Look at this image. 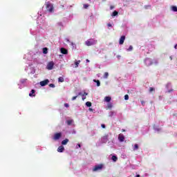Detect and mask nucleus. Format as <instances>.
<instances>
[{
    "instance_id": "1",
    "label": "nucleus",
    "mask_w": 177,
    "mask_h": 177,
    "mask_svg": "<svg viewBox=\"0 0 177 177\" xmlns=\"http://www.w3.org/2000/svg\"><path fill=\"white\" fill-rule=\"evenodd\" d=\"M106 167L104 166V164H97L95 165L93 168H92V171L93 172H102L103 169H104Z\"/></svg>"
},
{
    "instance_id": "2",
    "label": "nucleus",
    "mask_w": 177,
    "mask_h": 177,
    "mask_svg": "<svg viewBox=\"0 0 177 177\" xmlns=\"http://www.w3.org/2000/svg\"><path fill=\"white\" fill-rule=\"evenodd\" d=\"M144 63H145V65L149 66H151V64H153V63H154V64H158V60L154 59L153 61L150 58H147V59H145Z\"/></svg>"
},
{
    "instance_id": "3",
    "label": "nucleus",
    "mask_w": 177,
    "mask_h": 177,
    "mask_svg": "<svg viewBox=\"0 0 177 177\" xmlns=\"http://www.w3.org/2000/svg\"><path fill=\"white\" fill-rule=\"evenodd\" d=\"M45 6L47 12H49L50 13H52L53 12V4L50 3V1H47L45 3Z\"/></svg>"
},
{
    "instance_id": "4",
    "label": "nucleus",
    "mask_w": 177,
    "mask_h": 177,
    "mask_svg": "<svg viewBox=\"0 0 177 177\" xmlns=\"http://www.w3.org/2000/svg\"><path fill=\"white\" fill-rule=\"evenodd\" d=\"M96 44H97V40L95 39H89L85 41L86 46H92V45H96Z\"/></svg>"
},
{
    "instance_id": "5",
    "label": "nucleus",
    "mask_w": 177,
    "mask_h": 177,
    "mask_svg": "<svg viewBox=\"0 0 177 177\" xmlns=\"http://www.w3.org/2000/svg\"><path fill=\"white\" fill-rule=\"evenodd\" d=\"M19 82L22 84V86H20V84H18L19 89H23V88L26 86V82H27V79H21Z\"/></svg>"
},
{
    "instance_id": "6",
    "label": "nucleus",
    "mask_w": 177,
    "mask_h": 177,
    "mask_svg": "<svg viewBox=\"0 0 177 177\" xmlns=\"http://www.w3.org/2000/svg\"><path fill=\"white\" fill-rule=\"evenodd\" d=\"M60 138H62V133H55L53 136V140H59Z\"/></svg>"
},
{
    "instance_id": "7",
    "label": "nucleus",
    "mask_w": 177,
    "mask_h": 177,
    "mask_svg": "<svg viewBox=\"0 0 177 177\" xmlns=\"http://www.w3.org/2000/svg\"><path fill=\"white\" fill-rule=\"evenodd\" d=\"M54 66H55V63L53 62H50L48 63L46 68L47 70H53Z\"/></svg>"
},
{
    "instance_id": "8",
    "label": "nucleus",
    "mask_w": 177,
    "mask_h": 177,
    "mask_svg": "<svg viewBox=\"0 0 177 177\" xmlns=\"http://www.w3.org/2000/svg\"><path fill=\"white\" fill-rule=\"evenodd\" d=\"M118 139L119 142H122L125 140V136H124V134L120 133L118 135Z\"/></svg>"
},
{
    "instance_id": "9",
    "label": "nucleus",
    "mask_w": 177,
    "mask_h": 177,
    "mask_svg": "<svg viewBox=\"0 0 177 177\" xmlns=\"http://www.w3.org/2000/svg\"><path fill=\"white\" fill-rule=\"evenodd\" d=\"M109 158L113 162H117L118 160V158L115 155H111L109 156Z\"/></svg>"
},
{
    "instance_id": "10",
    "label": "nucleus",
    "mask_w": 177,
    "mask_h": 177,
    "mask_svg": "<svg viewBox=\"0 0 177 177\" xmlns=\"http://www.w3.org/2000/svg\"><path fill=\"white\" fill-rule=\"evenodd\" d=\"M49 84V80H45L44 81L40 82L39 84L41 86H46V85H48Z\"/></svg>"
},
{
    "instance_id": "11",
    "label": "nucleus",
    "mask_w": 177,
    "mask_h": 177,
    "mask_svg": "<svg viewBox=\"0 0 177 177\" xmlns=\"http://www.w3.org/2000/svg\"><path fill=\"white\" fill-rule=\"evenodd\" d=\"M107 140H109V136H104L101 138V143H107Z\"/></svg>"
},
{
    "instance_id": "12",
    "label": "nucleus",
    "mask_w": 177,
    "mask_h": 177,
    "mask_svg": "<svg viewBox=\"0 0 177 177\" xmlns=\"http://www.w3.org/2000/svg\"><path fill=\"white\" fill-rule=\"evenodd\" d=\"M104 101L106 102V103H110V102H111V97L106 96L104 99Z\"/></svg>"
},
{
    "instance_id": "13",
    "label": "nucleus",
    "mask_w": 177,
    "mask_h": 177,
    "mask_svg": "<svg viewBox=\"0 0 177 177\" xmlns=\"http://www.w3.org/2000/svg\"><path fill=\"white\" fill-rule=\"evenodd\" d=\"M133 147V151H136V150L139 149V145L135 144L132 145Z\"/></svg>"
},
{
    "instance_id": "14",
    "label": "nucleus",
    "mask_w": 177,
    "mask_h": 177,
    "mask_svg": "<svg viewBox=\"0 0 177 177\" xmlns=\"http://www.w3.org/2000/svg\"><path fill=\"white\" fill-rule=\"evenodd\" d=\"M57 151L58 153H63V151H64V147H63V145L59 146L57 149Z\"/></svg>"
},
{
    "instance_id": "15",
    "label": "nucleus",
    "mask_w": 177,
    "mask_h": 177,
    "mask_svg": "<svg viewBox=\"0 0 177 177\" xmlns=\"http://www.w3.org/2000/svg\"><path fill=\"white\" fill-rule=\"evenodd\" d=\"M124 41H125V36H122L119 41L120 45H122Z\"/></svg>"
},
{
    "instance_id": "16",
    "label": "nucleus",
    "mask_w": 177,
    "mask_h": 177,
    "mask_svg": "<svg viewBox=\"0 0 177 177\" xmlns=\"http://www.w3.org/2000/svg\"><path fill=\"white\" fill-rule=\"evenodd\" d=\"M60 50H61V53H62L63 55H67V53H68V51L67 50V49L64 48H62Z\"/></svg>"
},
{
    "instance_id": "17",
    "label": "nucleus",
    "mask_w": 177,
    "mask_h": 177,
    "mask_svg": "<svg viewBox=\"0 0 177 177\" xmlns=\"http://www.w3.org/2000/svg\"><path fill=\"white\" fill-rule=\"evenodd\" d=\"M80 63H81L80 60L75 61V66H73L74 68H77V67H79V66H80Z\"/></svg>"
},
{
    "instance_id": "18",
    "label": "nucleus",
    "mask_w": 177,
    "mask_h": 177,
    "mask_svg": "<svg viewBox=\"0 0 177 177\" xmlns=\"http://www.w3.org/2000/svg\"><path fill=\"white\" fill-rule=\"evenodd\" d=\"M29 96L30 97H34V96H35V90H31L30 93H29Z\"/></svg>"
},
{
    "instance_id": "19",
    "label": "nucleus",
    "mask_w": 177,
    "mask_h": 177,
    "mask_svg": "<svg viewBox=\"0 0 177 177\" xmlns=\"http://www.w3.org/2000/svg\"><path fill=\"white\" fill-rule=\"evenodd\" d=\"M170 10L172 11V12H177V7L176 6H171L170 7Z\"/></svg>"
},
{
    "instance_id": "20",
    "label": "nucleus",
    "mask_w": 177,
    "mask_h": 177,
    "mask_svg": "<svg viewBox=\"0 0 177 177\" xmlns=\"http://www.w3.org/2000/svg\"><path fill=\"white\" fill-rule=\"evenodd\" d=\"M88 95V93L84 92L82 95V100H85V99H86V96Z\"/></svg>"
},
{
    "instance_id": "21",
    "label": "nucleus",
    "mask_w": 177,
    "mask_h": 177,
    "mask_svg": "<svg viewBox=\"0 0 177 177\" xmlns=\"http://www.w3.org/2000/svg\"><path fill=\"white\" fill-rule=\"evenodd\" d=\"M67 143H68V139L67 138L62 141V145H63L64 146L67 145Z\"/></svg>"
},
{
    "instance_id": "22",
    "label": "nucleus",
    "mask_w": 177,
    "mask_h": 177,
    "mask_svg": "<svg viewBox=\"0 0 177 177\" xmlns=\"http://www.w3.org/2000/svg\"><path fill=\"white\" fill-rule=\"evenodd\" d=\"M106 107H108V109H112V107H113V104H111V102H109V103L106 104Z\"/></svg>"
},
{
    "instance_id": "23",
    "label": "nucleus",
    "mask_w": 177,
    "mask_h": 177,
    "mask_svg": "<svg viewBox=\"0 0 177 177\" xmlns=\"http://www.w3.org/2000/svg\"><path fill=\"white\" fill-rule=\"evenodd\" d=\"M118 15V12L114 11V12L111 14V16H112V17H114L117 16Z\"/></svg>"
},
{
    "instance_id": "24",
    "label": "nucleus",
    "mask_w": 177,
    "mask_h": 177,
    "mask_svg": "<svg viewBox=\"0 0 177 177\" xmlns=\"http://www.w3.org/2000/svg\"><path fill=\"white\" fill-rule=\"evenodd\" d=\"M65 41H66V42H69V43H70V45H71V46H73V48H74V43L70 42V39H66Z\"/></svg>"
},
{
    "instance_id": "25",
    "label": "nucleus",
    "mask_w": 177,
    "mask_h": 177,
    "mask_svg": "<svg viewBox=\"0 0 177 177\" xmlns=\"http://www.w3.org/2000/svg\"><path fill=\"white\" fill-rule=\"evenodd\" d=\"M93 82H96L97 86H100V81L96 80H93Z\"/></svg>"
},
{
    "instance_id": "26",
    "label": "nucleus",
    "mask_w": 177,
    "mask_h": 177,
    "mask_svg": "<svg viewBox=\"0 0 177 177\" xmlns=\"http://www.w3.org/2000/svg\"><path fill=\"white\" fill-rule=\"evenodd\" d=\"M86 106L87 107H91V106H92V102H86Z\"/></svg>"
},
{
    "instance_id": "27",
    "label": "nucleus",
    "mask_w": 177,
    "mask_h": 177,
    "mask_svg": "<svg viewBox=\"0 0 177 177\" xmlns=\"http://www.w3.org/2000/svg\"><path fill=\"white\" fill-rule=\"evenodd\" d=\"M68 125H71V124H73V122H74V120H69L66 121Z\"/></svg>"
},
{
    "instance_id": "28",
    "label": "nucleus",
    "mask_w": 177,
    "mask_h": 177,
    "mask_svg": "<svg viewBox=\"0 0 177 177\" xmlns=\"http://www.w3.org/2000/svg\"><path fill=\"white\" fill-rule=\"evenodd\" d=\"M43 53L44 55H46V53H48V48H43Z\"/></svg>"
},
{
    "instance_id": "29",
    "label": "nucleus",
    "mask_w": 177,
    "mask_h": 177,
    "mask_svg": "<svg viewBox=\"0 0 177 177\" xmlns=\"http://www.w3.org/2000/svg\"><path fill=\"white\" fill-rule=\"evenodd\" d=\"M104 78L107 79L109 78V73L108 72H105L104 74Z\"/></svg>"
},
{
    "instance_id": "30",
    "label": "nucleus",
    "mask_w": 177,
    "mask_h": 177,
    "mask_svg": "<svg viewBox=\"0 0 177 177\" xmlns=\"http://www.w3.org/2000/svg\"><path fill=\"white\" fill-rule=\"evenodd\" d=\"M58 81L59 82H64V78L59 77Z\"/></svg>"
},
{
    "instance_id": "31",
    "label": "nucleus",
    "mask_w": 177,
    "mask_h": 177,
    "mask_svg": "<svg viewBox=\"0 0 177 177\" xmlns=\"http://www.w3.org/2000/svg\"><path fill=\"white\" fill-rule=\"evenodd\" d=\"M133 47L132 46H129V48H127L128 52H131L133 50Z\"/></svg>"
},
{
    "instance_id": "32",
    "label": "nucleus",
    "mask_w": 177,
    "mask_h": 177,
    "mask_svg": "<svg viewBox=\"0 0 177 177\" xmlns=\"http://www.w3.org/2000/svg\"><path fill=\"white\" fill-rule=\"evenodd\" d=\"M113 115H114V111L109 112V117H113Z\"/></svg>"
},
{
    "instance_id": "33",
    "label": "nucleus",
    "mask_w": 177,
    "mask_h": 177,
    "mask_svg": "<svg viewBox=\"0 0 177 177\" xmlns=\"http://www.w3.org/2000/svg\"><path fill=\"white\" fill-rule=\"evenodd\" d=\"M84 9H88V8H89V5L88 4H84Z\"/></svg>"
},
{
    "instance_id": "34",
    "label": "nucleus",
    "mask_w": 177,
    "mask_h": 177,
    "mask_svg": "<svg viewBox=\"0 0 177 177\" xmlns=\"http://www.w3.org/2000/svg\"><path fill=\"white\" fill-rule=\"evenodd\" d=\"M128 99H129V95H124V100H128Z\"/></svg>"
},
{
    "instance_id": "35",
    "label": "nucleus",
    "mask_w": 177,
    "mask_h": 177,
    "mask_svg": "<svg viewBox=\"0 0 177 177\" xmlns=\"http://www.w3.org/2000/svg\"><path fill=\"white\" fill-rule=\"evenodd\" d=\"M49 86H50V88H55V84H50Z\"/></svg>"
},
{
    "instance_id": "36",
    "label": "nucleus",
    "mask_w": 177,
    "mask_h": 177,
    "mask_svg": "<svg viewBox=\"0 0 177 177\" xmlns=\"http://www.w3.org/2000/svg\"><path fill=\"white\" fill-rule=\"evenodd\" d=\"M80 147H81V145L80 144H77L75 147L76 149H80Z\"/></svg>"
},
{
    "instance_id": "37",
    "label": "nucleus",
    "mask_w": 177,
    "mask_h": 177,
    "mask_svg": "<svg viewBox=\"0 0 177 177\" xmlns=\"http://www.w3.org/2000/svg\"><path fill=\"white\" fill-rule=\"evenodd\" d=\"M64 106L66 107V108H68V107L70 106V105H68V104H67V103H65V104H64Z\"/></svg>"
},
{
    "instance_id": "38",
    "label": "nucleus",
    "mask_w": 177,
    "mask_h": 177,
    "mask_svg": "<svg viewBox=\"0 0 177 177\" xmlns=\"http://www.w3.org/2000/svg\"><path fill=\"white\" fill-rule=\"evenodd\" d=\"M149 91H150V92H153V91H154V88L151 87V88H149Z\"/></svg>"
},
{
    "instance_id": "39",
    "label": "nucleus",
    "mask_w": 177,
    "mask_h": 177,
    "mask_svg": "<svg viewBox=\"0 0 177 177\" xmlns=\"http://www.w3.org/2000/svg\"><path fill=\"white\" fill-rule=\"evenodd\" d=\"M77 97H78V96H75L72 97V100H75V99H77Z\"/></svg>"
},
{
    "instance_id": "40",
    "label": "nucleus",
    "mask_w": 177,
    "mask_h": 177,
    "mask_svg": "<svg viewBox=\"0 0 177 177\" xmlns=\"http://www.w3.org/2000/svg\"><path fill=\"white\" fill-rule=\"evenodd\" d=\"M31 74H35V69L33 68V71L30 72Z\"/></svg>"
},
{
    "instance_id": "41",
    "label": "nucleus",
    "mask_w": 177,
    "mask_h": 177,
    "mask_svg": "<svg viewBox=\"0 0 177 177\" xmlns=\"http://www.w3.org/2000/svg\"><path fill=\"white\" fill-rule=\"evenodd\" d=\"M82 95H84V93H82V92H80V93H78V95H79V96H82Z\"/></svg>"
},
{
    "instance_id": "42",
    "label": "nucleus",
    "mask_w": 177,
    "mask_h": 177,
    "mask_svg": "<svg viewBox=\"0 0 177 177\" xmlns=\"http://www.w3.org/2000/svg\"><path fill=\"white\" fill-rule=\"evenodd\" d=\"M110 9H111V10H113V9H114V6H110Z\"/></svg>"
},
{
    "instance_id": "43",
    "label": "nucleus",
    "mask_w": 177,
    "mask_h": 177,
    "mask_svg": "<svg viewBox=\"0 0 177 177\" xmlns=\"http://www.w3.org/2000/svg\"><path fill=\"white\" fill-rule=\"evenodd\" d=\"M101 127H102V128H103V129L106 128V125H104V124H101Z\"/></svg>"
},
{
    "instance_id": "44",
    "label": "nucleus",
    "mask_w": 177,
    "mask_h": 177,
    "mask_svg": "<svg viewBox=\"0 0 177 177\" xmlns=\"http://www.w3.org/2000/svg\"><path fill=\"white\" fill-rule=\"evenodd\" d=\"M107 26H108V27H113V26L111 25V24H108Z\"/></svg>"
},
{
    "instance_id": "45",
    "label": "nucleus",
    "mask_w": 177,
    "mask_h": 177,
    "mask_svg": "<svg viewBox=\"0 0 177 177\" xmlns=\"http://www.w3.org/2000/svg\"><path fill=\"white\" fill-rule=\"evenodd\" d=\"M117 58L120 59H121V55H117Z\"/></svg>"
},
{
    "instance_id": "46",
    "label": "nucleus",
    "mask_w": 177,
    "mask_h": 177,
    "mask_svg": "<svg viewBox=\"0 0 177 177\" xmlns=\"http://www.w3.org/2000/svg\"><path fill=\"white\" fill-rule=\"evenodd\" d=\"M88 111H93V109L89 108V109H88Z\"/></svg>"
},
{
    "instance_id": "47",
    "label": "nucleus",
    "mask_w": 177,
    "mask_h": 177,
    "mask_svg": "<svg viewBox=\"0 0 177 177\" xmlns=\"http://www.w3.org/2000/svg\"><path fill=\"white\" fill-rule=\"evenodd\" d=\"M136 177H140V175L137 174V175L136 176Z\"/></svg>"
},
{
    "instance_id": "48",
    "label": "nucleus",
    "mask_w": 177,
    "mask_h": 177,
    "mask_svg": "<svg viewBox=\"0 0 177 177\" xmlns=\"http://www.w3.org/2000/svg\"><path fill=\"white\" fill-rule=\"evenodd\" d=\"M174 48L175 49H177V44L175 45Z\"/></svg>"
},
{
    "instance_id": "49",
    "label": "nucleus",
    "mask_w": 177,
    "mask_h": 177,
    "mask_svg": "<svg viewBox=\"0 0 177 177\" xmlns=\"http://www.w3.org/2000/svg\"><path fill=\"white\" fill-rule=\"evenodd\" d=\"M169 59H170V60H172V59H173V58H172V56H170V57H169Z\"/></svg>"
},
{
    "instance_id": "50",
    "label": "nucleus",
    "mask_w": 177,
    "mask_h": 177,
    "mask_svg": "<svg viewBox=\"0 0 177 177\" xmlns=\"http://www.w3.org/2000/svg\"><path fill=\"white\" fill-rule=\"evenodd\" d=\"M72 133H76L75 131L73 130V132H72Z\"/></svg>"
},
{
    "instance_id": "51",
    "label": "nucleus",
    "mask_w": 177,
    "mask_h": 177,
    "mask_svg": "<svg viewBox=\"0 0 177 177\" xmlns=\"http://www.w3.org/2000/svg\"><path fill=\"white\" fill-rule=\"evenodd\" d=\"M19 84H20V86H23V84L21 83H20V82Z\"/></svg>"
},
{
    "instance_id": "52",
    "label": "nucleus",
    "mask_w": 177,
    "mask_h": 177,
    "mask_svg": "<svg viewBox=\"0 0 177 177\" xmlns=\"http://www.w3.org/2000/svg\"><path fill=\"white\" fill-rule=\"evenodd\" d=\"M86 63H89V59H86Z\"/></svg>"
},
{
    "instance_id": "53",
    "label": "nucleus",
    "mask_w": 177,
    "mask_h": 177,
    "mask_svg": "<svg viewBox=\"0 0 177 177\" xmlns=\"http://www.w3.org/2000/svg\"><path fill=\"white\" fill-rule=\"evenodd\" d=\"M168 92L169 93V92H172V90H169V91H168Z\"/></svg>"
},
{
    "instance_id": "54",
    "label": "nucleus",
    "mask_w": 177,
    "mask_h": 177,
    "mask_svg": "<svg viewBox=\"0 0 177 177\" xmlns=\"http://www.w3.org/2000/svg\"><path fill=\"white\" fill-rule=\"evenodd\" d=\"M97 146H100V145L99 143H97Z\"/></svg>"
},
{
    "instance_id": "55",
    "label": "nucleus",
    "mask_w": 177,
    "mask_h": 177,
    "mask_svg": "<svg viewBox=\"0 0 177 177\" xmlns=\"http://www.w3.org/2000/svg\"><path fill=\"white\" fill-rule=\"evenodd\" d=\"M58 24H59V26H62V23H59Z\"/></svg>"
},
{
    "instance_id": "56",
    "label": "nucleus",
    "mask_w": 177,
    "mask_h": 177,
    "mask_svg": "<svg viewBox=\"0 0 177 177\" xmlns=\"http://www.w3.org/2000/svg\"><path fill=\"white\" fill-rule=\"evenodd\" d=\"M155 130L156 131V130H157V129H155ZM157 131H160V129H158Z\"/></svg>"
},
{
    "instance_id": "57",
    "label": "nucleus",
    "mask_w": 177,
    "mask_h": 177,
    "mask_svg": "<svg viewBox=\"0 0 177 177\" xmlns=\"http://www.w3.org/2000/svg\"><path fill=\"white\" fill-rule=\"evenodd\" d=\"M144 104V102H142V104Z\"/></svg>"
},
{
    "instance_id": "58",
    "label": "nucleus",
    "mask_w": 177,
    "mask_h": 177,
    "mask_svg": "<svg viewBox=\"0 0 177 177\" xmlns=\"http://www.w3.org/2000/svg\"><path fill=\"white\" fill-rule=\"evenodd\" d=\"M102 1H106V0H102Z\"/></svg>"
}]
</instances>
